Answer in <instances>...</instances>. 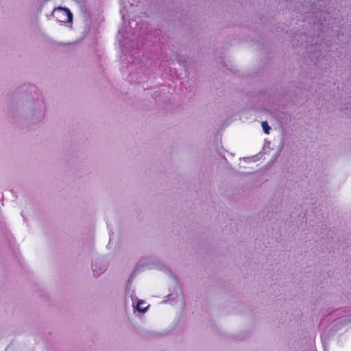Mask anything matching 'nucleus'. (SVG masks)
Wrapping results in <instances>:
<instances>
[{"label":"nucleus","mask_w":351,"mask_h":351,"mask_svg":"<svg viewBox=\"0 0 351 351\" xmlns=\"http://www.w3.org/2000/svg\"><path fill=\"white\" fill-rule=\"evenodd\" d=\"M262 127H263V131L265 132V133L269 134V130H270V127L269 126L267 121L262 122Z\"/></svg>","instance_id":"obj_2"},{"label":"nucleus","mask_w":351,"mask_h":351,"mask_svg":"<svg viewBox=\"0 0 351 351\" xmlns=\"http://www.w3.org/2000/svg\"><path fill=\"white\" fill-rule=\"evenodd\" d=\"M53 15L60 23H69L72 20V13L66 8H58L53 11Z\"/></svg>","instance_id":"obj_1"},{"label":"nucleus","mask_w":351,"mask_h":351,"mask_svg":"<svg viewBox=\"0 0 351 351\" xmlns=\"http://www.w3.org/2000/svg\"><path fill=\"white\" fill-rule=\"evenodd\" d=\"M143 303L141 302H138L136 305V308L138 311H141V312H144L145 310H146V308H143V307H141V305Z\"/></svg>","instance_id":"obj_3"},{"label":"nucleus","mask_w":351,"mask_h":351,"mask_svg":"<svg viewBox=\"0 0 351 351\" xmlns=\"http://www.w3.org/2000/svg\"><path fill=\"white\" fill-rule=\"evenodd\" d=\"M96 265H93V271L96 274L97 273V271H96Z\"/></svg>","instance_id":"obj_4"}]
</instances>
